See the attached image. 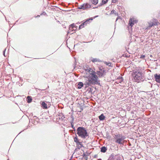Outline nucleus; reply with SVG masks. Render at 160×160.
I'll list each match as a JSON object with an SVG mask.
<instances>
[{
	"instance_id": "30",
	"label": "nucleus",
	"mask_w": 160,
	"mask_h": 160,
	"mask_svg": "<svg viewBox=\"0 0 160 160\" xmlns=\"http://www.w3.org/2000/svg\"><path fill=\"white\" fill-rule=\"evenodd\" d=\"M46 14V13L45 12H43L41 14V15H45Z\"/></svg>"
},
{
	"instance_id": "1",
	"label": "nucleus",
	"mask_w": 160,
	"mask_h": 160,
	"mask_svg": "<svg viewBox=\"0 0 160 160\" xmlns=\"http://www.w3.org/2000/svg\"><path fill=\"white\" fill-rule=\"evenodd\" d=\"M99 81L98 80V77L96 75V72H93L90 74L88 80L85 82L87 86H91L93 85L100 84Z\"/></svg>"
},
{
	"instance_id": "19",
	"label": "nucleus",
	"mask_w": 160,
	"mask_h": 160,
	"mask_svg": "<svg viewBox=\"0 0 160 160\" xmlns=\"http://www.w3.org/2000/svg\"><path fill=\"white\" fill-rule=\"evenodd\" d=\"M42 106L43 108H47V104L44 102H42Z\"/></svg>"
},
{
	"instance_id": "28",
	"label": "nucleus",
	"mask_w": 160,
	"mask_h": 160,
	"mask_svg": "<svg viewBox=\"0 0 160 160\" xmlns=\"http://www.w3.org/2000/svg\"><path fill=\"white\" fill-rule=\"evenodd\" d=\"M118 0H112V2L114 3H115Z\"/></svg>"
},
{
	"instance_id": "18",
	"label": "nucleus",
	"mask_w": 160,
	"mask_h": 160,
	"mask_svg": "<svg viewBox=\"0 0 160 160\" xmlns=\"http://www.w3.org/2000/svg\"><path fill=\"white\" fill-rule=\"evenodd\" d=\"M27 102L30 103L31 102L32 99L31 96H28L27 97Z\"/></svg>"
},
{
	"instance_id": "23",
	"label": "nucleus",
	"mask_w": 160,
	"mask_h": 160,
	"mask_svg": "<svg viewBox=\"0 0 160 160\" xmlns=\"http://www.w3.org/2000/svg\"><path fill=\"white\" fill-rule=\"evenodd\" d=\"M104 63L108 66H111L112 63L111 62H104Z\"/></svg>"
},
{
	"instance_id": "3",
	"label": "nucleus",
	"mask_w": 160,
	"mask_h": 160,
	"mask_svg": "<svg viewBox=\"0 0 160 160\" xmlns=\"http://www.w3.org/2000/svg\"><path fill=\"white\" fill-rule=\"evenodd\" d=\"M77 134L78 136L82 138H86L88 135L87 130L83 127H79L77 129Z\"/></svg>"
},
{
	"instance_id": "5",
	"label": "nucleus",
	"mask_w": 160,
	"mask_h": 160,
	"mask_svg": "<svg viewBox=\"0 0 160 160\" xmlns=\"http://www.w3.org/2000/svg\"><path fill=\"white\" fill-rule=\"evenodd\" d=\"M148 26L146 28L147 29H149L152 26H157L158 23H159L156 19H152L148 22Z\"/></svg>"
},
{
	"instance_id": "8",
	"label": "nucleus",
	"mask_w": 160,
	"mask_h": 160,
	"mask_svg": "<svg viewBox=\"0 0 160 160\" xmlns=\"http://www.w3.org/2000/svg\"><path fill=\"white\" fill-rule=\"evenodd\" d=\"M138 22V20L134 18H132L129 19L128 24V28L130 27L131 28L133 26L134 24Z\"/></svg>"
},
{
	"instance_id": "33",
	"label": "nucleus",
	"mask_w": 160,
	"mask_h": 160,
	"mask_svg": "<svg viewBox=\"0 0 160 160\" xmlns=\"http://www.w3.org/2000/svg\"><path fill=\"white\" fill-rule=\"evenodd\" d=\"M39 16H40L39 15H38L37 17H39Z\"/></svg>"
},
{
	"instance_id": "14",
	"label": "nucleus",
	"mask_w": 160,
	"mask_h": 160,
	"mask_svg": "<svg viewBox=\"0 0 160 160\" xmlns=\"http://www.w3.org/2000/svg\"><path fill=\"white\" fill-rule=\"evenodd\" d=\"M83 84L82 82H79L77 85V88L79 89H81L83 86Z\"/></svg>"
},
{
	"instance_id": "20",
	"label": "nucleus",
	"mask_w": 160,
	"mask_h": 160,
	"mask_svg": "<svg viewBox=\"0 0 160 160\" xmlns=\"http://www.w3.org/2000/svg\"><path fill=\"white\" fill-rule=\"evenodd\" d=\"M98 2V0H92V2L93 4L96 5L97 4Z\"/></svg>"
},
{
	"instance_id": "2",
	"label": "nucleus",
	"mask_w": 160,
	"mask_h": 160,
	"mask_svg": "<svg viewBox=\"0 0 160 160\" xmlns=\"http://www.w3.org/2000/svg\"><path fill=\"white\" fill-rule=\"evenodd\" d=\"M142 74V72L139 70L133 71L132 76L135 82H139L143 81Z\"/></svg>"
},
{
	"instance_id": "12",
	"label": "nucleus",
	"mask_w": 160,
	"mask_h": 160,
	"mask_svg": "<svg viewBox=\"0 0 160 160\" xmlns=\"http://www.w3.org/2000/svg\"><path fill=\"white\" fill-rule=\"evenodd\" d=\"M84 69L86 72H89L90 74L94 72L91 68L87 67H85Z\"/></svg>"
},
{
	"instance_id": "34",
	"label": "nucleus",
	"mask_w": 160,
	"mask_h": 160,
	"mask_svg": "<svg viewBox=\"0 0 160 160\" xmlns=\"http://www.w3.org/2000/svg\"><path fill=\"white\" fill-rule=\"evenodd\" d=\"M98 16H96L95 17H97Z\"/></svg>"
},
{
	"instance_id": "25",
	"label": "nucleus",
	"mask_w": 160,
	"mask_h": 160,
	"mask_svg": "<svg viewBox=\"0 0 160 160\" xmlns=\"http://www.w3.org/2000/svg\"><path fill=\"white\" fill-rule=\"evenodd\" d=\"M75 24L74 23H73V24H71L70 25V27H69V29H70L71 28H73L75 27Z\"/></svg>"
},
{
	"instance_id": "16",
	"label": "nucleus",
	"mask_w": 160,
	"mask_h": 160,
	"mask_svg": "<svg viewBox=\"0 0 160 160\" xmlns=\"http://www.w3.org/2000/svg\"><path fill=\"white\" fill-rule=\"evenodd\" d=\"M107 150V148L104 146L102 147L101 148V151L102 152H106Z\"/></svg>"
},
{
	"instance_id": "26",
	"label": "nucleus",
	"mask_w": 160,
	"mask_h": 160,
	"mask_svg": "<svg viewBox=\"0 0 160 160\" xmlns=\"http://www.w3.org/2000/svg\"><path fill=\"white\" fill-rule=\"evenodd\" d=\"M145 55H141L140 58H141L143 59V58H145Z\"/></svg>"
},
{
	"instance_id": "11",
	"label": "nucleus",
	"mask_w": 160,
	"mask_h": 160,
	"mask_svg": "<svg viewBox=\"0 0 160 160\" xmlns=\"http://www.w3.org/2000/svg\"><path fill=\"white\" fill-rule=\"evenodd\" d=\"M155 79L157 82L160 83V75L156 74L155 75Z\"/></svg>"
},
{
	"instance_id": "27",
	"label": "nucleus",
	"mask_w": 160,
	"mask_h": 160,
	"mask_svg": "<svg viewBox=\"0 0 160 160\" xmlns=\"http://www.w3.org/2000/svg\"><path fill=\"white\" fill-rule=\"evenodd\" d=\"M116 12L115 10H112L111 12V14L114 13Z\"/></svg>"
},
{
	"instance_id": "15",
	"label": "nucleus",
	"mask_w": 160,
	"mask_h": 160,
	"mask_svg": "<svg viewBox=\"0 0 160 160\" xmlns=\"http://www.w3.org/2000/svg\"><path fill=\"white\" fill-rule=\"evenodd\" d=\"M105 117L103 115V114H101L100 116L99 117V120L101 121H102L104 120L105 119Z\"/></svg>"
},
{
	"instance_id": "17",
	"label": "nucleus",
	"mask_w": 160,
	"mask_h": 160,
	"mask_svg": "<svg viewBox=\"0 0 160 160\" xmlns=\"http://www.w3.org/2000/svg\"><path fill=\"white\" fill-rule=\"evenodd\" d=\"M91 61L93 62L101 61L99 59L96 58H92L91 59Z\"/></svg>"
},
{
	"instance_id": "10",
	"label": "nucleus",
	"mask_w": 160,
	"mask_h": 160,
	"mask_svg": "<svg viewBox=\"0 0 160 160\" xmlns=\"http://www.w3.org/2000/svg\"><path fill=\"white\" fill-rule=\"evenodd\" d=\"M119 157L118 155L111 154L110 157L108 160H118Z\"/></svg>"
},
{
	"instance_id": "29",
	"label": "nucleus",
	"mask_w": 160,
	"mask_h": 160,
	"mask_svg": "<svg viewBox=\"0 0 160 160\" xmlns=\"http://www.w3.org/2000/svg\"><path fill=\"white\" fill-rule=\"evenodd\" d=\"M6 50V49H5L3 52V55L4 57H6L5 54V52Z\"/></svg>"
},
{
	"instance_id": "21",
	"label": "nucleus",
	"mask_w": 160,
	"mask_h": 160,
	"mask_svg": "<svg viewBox=\"0 0 160 160\" xmlns=\"http://www.w3.org/2000/svg\"><path fill=\"white\" fill-rule=\"evenodd\" d=\"M71 118H72V122L71 123V126H72V127L73 128V129H75V128H74V125L73 124V122L74 121V118H73V116L72 115L71 116Z\"/></svg>"
},
{
	"instance_id": "24",
	"label": "nucleus",
	"mask_w": 160,
	"mask_h": 160,
	"mask_svg": "<svg viewBox=\"0 0 160 160\" xmlns=\"http://www.w3.org/2000/svg\"><path fill=\"white\" fill-rule=\"evenodd\" d=\"M118 80H119V83H121L123 81V79L122 77H121L118 79Z\"/></svg>"
},
{
	"instance_id": "6",
	"label": "nucleus",
	"mask_w": 160,
	"mask_h": 160,
	"mask_svg": "<svg viewBox=\"0 0 160 160\" xmlns=\"http://www.w3.org/2000/svg\"><path fill=\"white\" fill-rule=\"evenodd\" d=\"M91 5L88 3H84L80 6H78L77 8L79 9H82L83 10H87L91 8Z\"/></svg>"
},
{
	"instance_id": "7",
	"label": "nucleus",
	"mask_w": 160,
	"mask_h": 160,
	"mask_svg": "<svg viewBox=\"0 0 160 160\" xmlns=\"http://www.w3.org/2000/svg\"><path fill=\"white\" fill-rule=\"evenodd\" d=\"M99 71H97V73L99 78L104 77L106 74L105 70L103 68H100Z\"/></svg>"
},
{
	"instance_id": "13",
	"label": "nucleus",
	"mask_w": 160,
	"mask_h": 160,
	"mask_svg": "<svg viewBox=\"0 0 160 160\" xmlns=\"http://www.w3.org/2000/svg\"><path fill=\"white\" fill-rule=\"evenodd\" d=\"M74 141L75 142H76L77 144H80L81 146V147H82V145L81 144V142H80L78 139V138L77 137H75L74 138Z\"/></svg>"
},
{
	"instance_id": "22",
	"label": "nucleus",
	"mask_w": 160,
	"mask_h": 160,
	"mask_svg": "<svg viewBox=\"0 0 160 160\" xmlns=\"http://www.w3.org/2000/svg\"><path fill=\"white\" fill-rule=\"evenodd\" d=\"M108 0H102V3L101 4V5H102V4H106L108 2Z\"/></svg>"
},
{
	"instance_id": "31",
	"label": "nucleus",
	"mask_w": 160,
	"mask_h": 160,
	"mask_svg": "<svg viewBox=\"0 0 160 160\" xmlns=\"http://www.w3.org/2000/svg\"><path fill=\"white\" fill-rule=\"evenodd\" d=\"M118 18H117V19H116V21L118 20Z\"/></svg>"
},
{
	"instance_id": "4",
	"label": "nucleus",
	"mask_w": 160,
	"mask_h": 160,
	"mask_svg": "<svg viewBox=\"0 0 160 160\" xmlns=\"http://www.w3.org/2000/svg\"><path fill=\"white\" fill-rule=\"evenodd\" d=\"M116 139L115 142L120 144H122L123 140L125 138V136L121 134H117L115 135L114 137Z\"/></svg>"
},
{
	"instance_id": "32",
	"label": "nucleus",
	"mask_w": 160,
	"mask_h": 160,
	"mask_svg": "<svg viewBox=\"0 0 160 160\" xmlns=\"http://www.w3.org/2000/svg\"><path fill=\"white\" fill-rule=\"evenodd\" d=\"M152 55H150V57H152Z\"/></svg>"
},
{
	"instance_id": "9",
	"label": "nucleus",
	"mask_w": 160,
	"mask_h": 160,
	"mask_svg": "<svg viewBox=\"0 0 160 160\" xmlns=\"http://www.w3.org/2000/svg\"><path fill=\"white\" fill-rule=\"evenodd\" d=\"M93 20L92 18H90L87 19L85 22H83L81 25H80L79 27V29H81L84 28L85 26H86L88 23H89L90 21H91Z\"/></svg>"
}]
</instances>
